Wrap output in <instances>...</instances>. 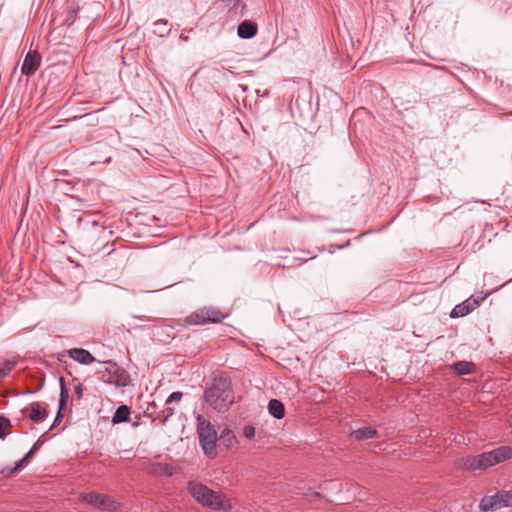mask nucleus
<instances>
[{
  "mask_svg": "<svg viewBox=\"0 0 512 512\" xmlns=\"http://www.w3.org/2000/svg\"><path fill=\"white\" fill-rule=\"evenodd\" d=\"M460 466L466 470H483L494 466L491 451L461 459Z\"/></svg>",
  "mask_w": 512,
  "mask_h": 512,
  "instance_id": "nucleus-8",
  "label": "nucleus"
},
{
  "mask_svg": "<svg viewBox=\"0 0 512 512\" xmlns=\"http://www.w3.org/2000/svg\"><path fill=\"white\" fill-rule=\"evenodd\" d=\"M137 318H138V319H140V320H145V319H147V317H146V316H138Z\"/></svg>",
  "mask_w": 512,
  "mask_h": 512,
  "instance_id": "nucleus-32",
  "label": "nucleus"
},
{
  "mask_svg": "<svg viewBox=\"0 0 512 512\" xmlns=\"http://www.w3.org/2000/svg\"><path fill=\"white\" fill-rule=\"evenodd\" d=\"M494 465L512 458V447L500 446L491 450Z\"/></svg>",
  "mask_w": 512,
  "mask_h": 512,
  "instance_id": "nucleus-14",
  "label": "nucleus"
},
{
  "mask_svg": "<svg viewBox=\"0 0 512 512\" xmlns=\"http://www.w3.org/2000/svg\"><path fill=\"white\" fill-rule=\"evenodd\" d=\"M512 506V491H498L491 496H485L480 501V509L483 512L500 509L503 507Z\"/></svg>",
  "mask_w": 512,
  "mask_h": 512,
  "instance_id": "nucleus-6",
  "label": "nucleus"
},
{
  "mask_svg": "<svg viewBox=\"0 0 512 512\" xmlns=\"http://www.w3.org/2000/svg\"><path fill=\"white\" fill-rule=\"evenodd\" d=\"M230 2H234V7L239 3V0H229Z\"/></svg>",
  "mask_w": 512,
  "mask_h": 512,
  "instance_id": "nucleus-31",
  "label": "nucleus"
},
{
  "mask_svg": "<svg viewBox=\"0 0 512 512\" xmlns=\"http://www.w3.org/2000/svg\"><path fill=\"white\" fill-rule=\"evenodd\" d=\"M129 416H130V409L127 405H120L113 417H112V423L113 424H119V423H122V422H127L129 421Z\"/></svg>",
  "mask_w": 512,
  "mask_h": 512,
  "instance_id": "nucleus-19",
  "label": "nucleus"
},
{
  "mask_svg": "<svg viewBox=\"0 0 512 512\" xmlns=\"http://www.w3.org/2000/svg\"><path fill=\"white\" fill-rule=\"evenodd\" d=\"M41 57L37 52H29L23 61L21 72L24 75H33L40 66Z\"/></svg>",
  "mask_w": 512,
  "mask_h": 512,
  "instance_id": "nucleus-9",
  "label": "nucleus"
},
{
  "mask_svg": "<svg viewBox=\"0 0 512 512\" xmlns=\"http://www.w3.org/2000/svg\"><path fill=\"white\" fill-rule=\"evenodd\" d=\"M41 445L42 442L40 440H37L31 447L29 452L21 460L16 462L15 466L11 469L10 474L13 475L20 472L22 468L31 461L32 457L39 450Z\"/></svg>",
  "mask_w": 512,
  "mask_h": 512,
  "instance_id": "nucleus-12",
  "label": "nucleus"
},
{
  "mask_svg": "<svg viewBox=\"0 0 512 512\" xmlns=\"http://www.w3.org/2000/svg\"><path fill=\"white\" fill-rule=\"evenodd\" d=\"M182 397L183 393L179 391L173 392L169 395L165 402L166 408L162 411L164 414L163 422H166L174 414V408L170 407V405L172 403L180 402Z\"/></svg>",
  "mask_w": 512,
  "mask_h": 512,
  "instance_id": "nucleus-15",
  "label": "nucleus"
},
{
  "mask_svg": "<svg viewBox=\"0 0 512 512\" xmlns=\"http://www.w3.org/2000/svg\"><path fill=\"white\" fill-rule=\"evenodd\" d=\"M268 411L276 419H282L285 415L284 404L278 399H271L269 401Z\"/></svg>",
  "mask_w": 512,
  "mask_h": 512,
  "instance_id": "nucleus-18",
  "label": "nucleus"
},
{
  "mask_svg": "<svg viewBox=\"0 0 512 512\" xmlns=\"http://www.w3.org/2000/svg\"><path fill=\"white\" fill-rule=\"evenodd\" d=\"M243 435L247 439H252L255 436V428L251 425H246L243 428Z\"/></svg>",
  "mask_w": 512,
  "mask_h": 512,
  "instance_id": "nucleus-26",
  "label": "nucleus"
},
{
  "mask_svg": "<svg viewBox=\"0 0 512 512\" xmlns=\"http://www.w3.org/2000/svg\"><path fill=\"white\" fill-rule=\"evenodd\" d=\"M475 364L473 362L458 361L452 364V369L458 375H469L475 372Z\"/></svg>",
  "mask_w": 512,
  "mask_h": 512,
  "instance_id": "nucleus-16",
  "label": "nucleus"
},
{
  "mask_svg": "<svg viewBox=\"0 0 512 512\" xmlns=\"http://www.w3.org/2000/svg\"><path fill=\"white\" fill-rule=\"evenodd\" d=\"M187 489L191 496L203 506L215 510L225 509L224 497L220 493L208 488L206 485L190 481Z\"/></svg>",
  "mask_w": 512,
  "mask_h": 512,
  "instance_id": "nucleus-3",
  "label": "nucleus"
},
{
  "mask_svg": "<svg viewBox=\"0 0 512 512\" xmlns=\"http://www.w3.org/2000/svg\"><path fill=\"white\" fill-rule=\"evenodd\" d=\"M11 426V421L5 416H0V439H5L6 433L4 429Z\"/></svg>",
  "mask_w": 512,
  "mask_h": 512,
  "instance_id": "nucleus-24",
  "label": "nucleus"
},
{
  "mask_svg": "<svg viewBox=\"0 0 512 512\" xmlns=\"http://www.w3.org/2000/svg\"><path fill=\"white\" fill-rule=\"evenodd\" d=\"M160 468H161V473L171 475V472L168 471L169 468L167 466H164V467L160 466Z\"/></svg>",
  "mask_w": 512,
  "mask_h": 512,
  "instance_id": "nucleus-30",
  "label": "nucleus"
},
{
  "mask_svg": "<svg viewBox=\"0 0 512 512\" xmlns=\"http://www.w3.org/2000/svg\"><path fill=\"white\" fill-rule=\"evenodd\" d=\"M83 392H84V387L82 384H78L76 387H75V394L77 396L78 399H82L83 397Z\"/></svg>",
  "mask_w": 512,
  "mask_h": 512,
  "instance_id": "nucleus-27",
  "label": "nucleus"
},
{
  "mask_svg": "<svg viewBox=\"0 0 512 512\" xmlns=\"http://www.w3.org/2000/svg\"><path fill=\"white\" fill-rule=\"evenodd\" d=\"M218 440L223 444L226 448H230L234 445V443L237 442L236 436L234 432L225 427L221 433L220 436H218Z\"/></svg>",
  "mask_w": 512,
  "mask_h": 512,
  "instance_id": "nucleus-20",
  "label": "nucleus"
},
{
  "mask_svg": "<svg viewBox=\"0 0 512 512\" xmlns=\"http://www.w3.org/2000/svg\"><path fill=\"white\" fill-rule=\"evenodd\" d=\"M29 418L33 422H42L47 417V411L43 409L39 402H33L30 405Z\"/></svg>",
  "mask_w": 512,
  "mask_h": 512,
  "instance_id": "nucleus-17",
  "label": "nucleus"
},
{
  "mask_svg": "<svg viewBox=\"0 0 512 512\" xmlns=\"http://www.w3.org/2000/svg\"><path fill=\"white\" fill-rule=\"evenodd\" d=\"M155 26L159 27L158 30H156V32L160 35V36H164L166 34L169 33V29L166 28L167 26V21L166 20H158L155 22Z\"/></svg>",
  "mask_w": 512,
  "mask_h": 512,
  "instance_id": "nucleus-25",
  "label": "nucleus"
},
{
  "mask_svg": "<svg viewBox=\"0 0 512 512\" xmlns=\"http://www.w3.org/2000/svg\"><path fill=\"white\" fill-rule=\"evenodd\" d=\"M226 317L215 307H204L190 314L185 322L189 325H203L206 323H218Z\"/></svg>",
  "mask_w": 512,
  "mask_h": 512,
  "instance_id": "nucleus-4",
  "label": "nucleus"
},
{
  "mask_svg": "<svg viewBox=\"0 0 512 512\" xmlns=\"http://www.w3.org/2000/svg\"><path fill=\"white\" fill-rule=\"evenodd\" d=\"M82 500L103 511L116 512L119 508V503L111 497L96 492L84 494Z\"/></svg>",
  "mask_w": 512,
  "mask_h": 512,
  "instance_id": "nucleus-7",
  "label": "nucleus"
},
{
  "mask_svg": "<svg viewBox=\"0 0 512 512\" xmlns=\"http://www.w3.org/2000/svg\"><path fill=\"white\" fill-rule=\"evenodd\" d=\"M59 382H60L59 408H60V410H62L65 407L67 399L69 397V391H68V388L66 387L64 379L62 377L60 378Z\"/></svg>",
  "mask_w": 512,
  "mask_h": 512,
  "instance_id": "nucleus-23",
  "label": "nucleus"
},
{
  "mask_svg": "<svg viewBox=\"0 0 512 512\" xmlns=\"http://www.w3.org/2000/svg\"><path fill=\"white\" fill-rule=\"evenodd\" d=\"M16 364V360H5L0 365V382L9 375V373L15 368Z\"/></svg>",
  "mask_w": 512,
  "mask_h": 512,
  "instance_id": "nucleus-22",
  "label": "nucleus"
},
{
  "mask_svg": "<svg viewBox=\"0 0 512 512\" xmlns=\"http://www.w3.org/2000/svg\"><path fill=\"white\" fill-rule=\"evenodd\" d=\"M377 435V431L372 427L359 428L352 432V436L356 440L371 439Z\"/></svg>",
  "mask_w": 512,
  "mask_h": 512,
  "instance_id": "nucleus-21",
  "label": "nucleus"
},
{
  "mask_svg": "<svg viewBox=\"0 0 512 512\" xmlns=\"http://www.w3.org/2000/svg\"><path fill=\"white\" fill-rule=\"evenodd\" d=\"M43 386H44V380L41 381L40 385L37 388H35V389L28 388L25 391V393L34 394V393L38 392L39 390H41Z\"/></svg>",
  "mask_w": 512,
  "mask_h": 512,
  "instance_id": "nucleus-28",
  "label": "nucleus"
},
{
  "mask_svg": "<svg viewBox=\"0 0 512 512\" xmlns=\"http://www.w3.org/2000/svg\"><path fill=\"white\" fill-rule=\"evenodd\" d=\"M204 398L215 411L226 412L234 401L230 378L224 373L215 376L211 385L206 388Z\"/></svg>",
  "mask_w": 512,
  "mask_h": 512,
  "instance_id": "nucleus-1",
  "label": "nucleus"
},
{
  "mask_svg": "<svg viewBox=\"0 0 512 512\" xmlns=\"http://www.w3.org/2000/svg\"><path fill=\"white\" fill-rule=\"evenodd\" d=\"M68 355L82 365H90L96 361L95 357L88 350L82 348H72L68 350Z\"/></svg>",
  "mask_w": 512,
  "mask_h": 512,
  "instance_id": "nucleus-11",
  "label": "nucleus"
},
{
  "mask_svg": "<svg viewBox=\"0 0 512 512\" xmlns=\"http://www.w3.org/2000/svg\"><path fill=\"white\" fill-rule=\"evenodd\" d=\"M257 30L258 27L256 23L245 20L239 24L237 33L242 39H250L256 35Z\"/></svg>",
  "mask_w": 512,
  "mask_h": 512,
  "instance_id": "nucleus-13",
  "label": "nucleus"
},
{
  "mask_svg": "<svg viewBox=\"0 0 512 512\" xmlns=\"http://www.w3.org/2000/svg\"><path fill=\"white\" fill-rule=\"evenodd\" d=\"M61 418H62V410H60V409H59V410H58V413H57V415H56V418H55V420H54L53 424L50 426L49 430H52V429L55 427V425L57 424V422H58Z\"/></svg>",
  "mask_w": 512,
  "mask_h": 512,
  "instance_id": "nucleus-29",
  "label": "nucleus"
},
{
  "mask_svg": "<svg viewBox=\"0 0 512 512\" xmlns=\"http://www.w3.org/2000/svg\"><path fill=\"white\" fill-rule=\"evenodd\" d=\"M110 367L105 368L102 374V380L116 387H125L130 382L129 373L120 367L116 362L108 361Z\"/></svg>",
  "mask_w": 512,
  "mask_h": 512,
  "instance_id": "nucleus-5",
  "label": "nucleus"
},
{
  "mask_svg": "<svg viewBox=\"0 0 512 512\" xmlns=\"http://www.w3.org/2000/svg\"><path fill=\"white\" fill-rule=\"evenodd\" d=\"M479 304H480V301L478 299L470 297L467 300H465L464 302L456 305L453 308L450 315L452 318L466 316L469 313H471Z\"/></svg>",
  "mask_w": 512,
  "mask_h": 512,
  "instance_id": "nucleus-10",
  "label": "nucleus"
},
{
  "mask_svg": "<svg viewBox=\"0 0 512 512\" xmlns=\"http://www.w3.org/2000/svg\"><path fill=\"white\" fill-rule=\"evenodd\" d=\"M199 444L204 454L213 459L217 455L218 434L211 422L202 415L196 417Z\"/></svg>",
  "mask_w": 512,
  "mask_h": 512,
  "instance_id": "nucleus-2",
  "label": "nucleus"
}]
</instances>
